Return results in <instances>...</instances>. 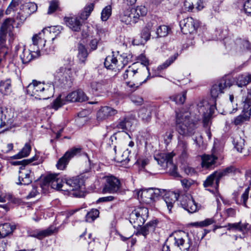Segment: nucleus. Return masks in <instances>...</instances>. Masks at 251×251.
I'll return each mask as SVG.
<instances>
[{"mask_svg":"<svg viewBox=\"0 0 251 251\" xmlns=\"http://www.w3.org/2000/svg\"><path fill=\"white\" fill-rule=\"evenodd\" d=\"M64 64L57 69L54 75L56 82L61 87H71L74 78V73L72 70L73 60L70 57L64 60Z\"/></svg>","mask_w":251,"mask_h":251,"instance_id":"nucleus-5","label":"nucleus"},{"mask_svg":"<svg viewBox=\"0 0 251 251\" xmlns=\"http://www.w3.org/2000/svg\"><path fill=\"white\" fill-rule=\"evenodd\" d=\"M162 196H164V201L166 204L169 212H171L174 203L177 199L176 194L173 192H168L164 193Z\"/></svg>","mask_w":251,"mask_h":251,"instance_id":"nucleus-28","label":"nucleus"},{"mask_svg":"<svg viewBox=\"0 0 251 251\" xmlns=\"http://www.w3.org/2000/svg\"><path fill=\"white\" fill-rule=\"evenodd\" d=\"M132 11L134 12L135 15L137 17L139 21L141 17L146 15L148 10L147 7L143 5L137 6L135 8H131Z\"/></svg>","mask_w":251,"mask_h":251,"instance_id":"nucleus-47","label":"nucleus"},{"mask_svg":"<svg viewBox=\"0 0 251 251\" xmlns=\"http://www.w3.org/2000/svg\"><path fill=\"white\" fill-rule=\"evenodd\" d=\"M138 73L137 69H134L133 66H129L123 74V78L125 80H132L134 79V76Z\"/></svg>","mask_w":251,"mask_h":251,"instance_id":"nucleus-44","label":"nucleus"},{"mask_svg":"<svg viewBox=\"0 0 251 251\" xmlns=\"http://www.w3.org/2000/svg\"><path fill=\"white\" fill-rule=\"evenodd\" d=\"M13 21L11 19H6L2 24L0 28V50H4L7 48L5 46L7 39V34H8V41L11 43L15 39V35L11 31L13 28L12 25Z\"/></svg>","mask_w":251,"mask_h":251,"instance_id":"nucleus-9","label":"nucleus"},{"mask_svg":"<svg viewBox=\"0 0 251 251\" xmlns=\"http://www.w3.org/2000/svg\"><path fill=\"white\" fill-rule=\"evenodd\" d=\"M48 39V37L46 36L43 30H42L41 32L35 34L32 37V44L30 46H32V49H34L35 51L40 55V50H43Z\"/></svg>","mask_w":251,"mask_h":251,"instance_id":"nucleus-17","label":"nucleus"},{"mask_svg":"<svg viewBox=\"0 0 251 251\" xmlns=\"http://www.w3.org/2000/svg\"><path fill=\"white\" fill-rule=\"evenodd\" d=\"M155 25L156 22L152 21L148 23L146 26L142 29L141 32V38H142L141 43L146 42L150 39L151 31Z\"/></svg>","mask_w":251,"mask_h":251,"instance_id":"nucleus-26","label":"nucleus"},{"mask_svg":"<svg viewBox=\"0 0 251 251\" xmlns=\"http://www.w3.org/2000/svg\"><path fill=\"white\" fill-rule=\"evenodd\" d=\"M31 170L26 166H21L19 168V176L18 182L16 183L18 185H28L31 182L30 178Z\"/></svg>","mask_w":251,"mask_h":251,"instance_id":"nucleus-19","label":"nucleus"},{"mask_svg":"<svg viewBox=\"0 0 251 251\" xmlns=\"http://www.w3.org/2000/svg\"><path fill=\"white\" fill-rule=\"evenodd\" d=\"M20 4V0H12L5 11L6 15L10 14L12 12L15 11Z\"/></svg>","mask_w":251,"mask_h":251,"instance_id":"nucleus-57","label":"nucleus"},{"mask_svg":"<svg viewBox=\"0 0 251 251\" xmlns=\"http://www.w3.org/2000/svg\"><path fill=\"white\" fill-rule=\"evenodd\" d=\"M235 45V50L239 52L251 50V45L249 41L246 39H237Z\"/></svg>","mask_w":251,"mask_h":251,"instance_id":"nucleus-31","label":"nucleus"},{"mask_svg":"<svg viewBox=\"0 0 251 251\" xmlns=\"http://www.w3.org/2000/svg\"><path fill=\"white\" fill-rule=\"evenodd\" d=\"M94 8V4L93 3H90L86 4L84 8V10H85V11L86 12V15H84L83 14H79V18L83 20L87 19L90 15L91 12L93 11Z\"/></svg>","mask_w":251,"mask_h":251,"instance_id":"nucleus-50","label":"nucleus"},{"mask_svg":"<svg viewBox=\"0 0 251 251\" xmlns=\"http://www.w3.org/2000/svg\"><path fill=\"white\" fill-rule=\"evenodd\" d=\"M100 38V37H92L90 39L88 46L89 47V51H92L97 50L98 43Z\"/></svg>","mask_w":251,"mask_h":251,"instance_id":"nucleus-56","label":"nucleus"},{"mask_svg":"<svg viewBox=\"0 0 251 251\" xmlns=\"http://www.w3.org/2000/svg\"><path fill=\"white\" fill-rule=\"evenodd\" d=\"M87 100V97L84 93L80 90L73 91L65 97L67 102H82Z\"/></svg>","mask_w":251,"mask_h":251,"instance_id":"nucleus-22","label":"nucleus"},{"mask_svg":"<svg viewBox=\"0 0 251 251\" xmlns=\"http://www.w3.org/2000/svg\"><path fill=\"white\" fill-rule=\"evenodd\" d=\"M178 56V53H175L174 54L171 56L168 59H167L164 63L158 66V69L159 70H162L167 68L176 60Z\"/></svg>","mask_w":251,"mask_h":251,"instance_id":"nucleus-52","label":"nucleus"},{"mask_svg":"<svg viewBox=\"0 0 251 251\" xmlns=\"http://www.w3.org/2000/svg\"><path fill=\"white\" fill-rule=\"evenodd\" d=\"M171 32V28L165 25L158 26L156 30V38L164 37L168 35Z\"/></svg>","mask_w":251,"mask_h":251,"instance_id":"nucleus-45","label":"nucleus"},{"mask_svg":"<svg viewBox=\"0 0 251 251\" xmlns=\"http://www.w3.org/2000/svg\"><path fill=\"white\" fill-rule=\"evenodd\" d=\"M99 215V211L97 209H92L87 213L86 215V221L87 222H93Z\"/></svg>","mask_w":251,"mask_h":251,"instance_id":"nucleus-53","label":"nucleus"},{"mask_svg":"<svg viewBox=\"0 0 251 251\" xmlns=\"http://www.w3.org/2000/svg\"><path fill=\"white\" fill-rule=\"evenodd\" d=\"M217 157L213 155L204 154L201 156V166L206 169L210 168L215 164Z\"/></svg>","mask_w":251,"mask_h":251,"instance_id":"nucleus-33","label":"nucleus"},{"mask_svg":"<svg viewBox=\"0 0 251 251\" xmlns=\"http://www.w3.org/2000/svg\"><path fill=\"white\" fill-rule=\"evenodd\" d=\"M21 9L27 14L30 15L37 10V6L34 2H26L21 5Z\"/></svg>","mask_w":251,"mask_h":251,"instance_id":"nucleus-42","label":"nucleus"},{"mask_svg":"<svg viewBox=\"0 0 251 251\" xmlns=\"http://www.w3.org/2000/svg\"><path fill=\"white\" fill-rule=\"evenodd\" d=\"M67 25L73 31L78 32L81 29V22L77 17H68L65 18Z\"/></svg>","mask_w":251,"mask_h":251,"instance_id":"nucleus-29","label":"nucleus"},{"mask_svg":"<svg viewBox=\"0 0 251 251\" xmlns=\"http://www.w3.org/2000/svg\"><path fill=\"white\" fill-rule=\"evenodd\" d=\"M236 169L233 166L228 167L222 171L216 172L218 174V178H221L223 176H227L230 174L234 173Z\"/></svg>","mask_w":251,"mask_h":251,"instance_id":"nucleus-54","label":"nucleus"},{"mask_svg":"<svg viewBox=\"0 0 251 251\" xmlns=\"http://www.w3.org/2000/svg\"><path fill=\"white\" fill-rule=\"evenodd\" d=\"M235 82L236 85L239 87L246 86L251 82V74L245 73L239 75L236 77Z\"/></svg>","mask_w":251,"mask_h":251,"instance_id":"nucleus-35","label":"nucleus"},{"mask_svg":"<svg viewBox=\"0 0 251 251\" xmlns=\"http://www.w3.org/2000/svg\"><path fill=\"white\" fill-rule=\"evenodd\" d=\"M117 113V111L114 108L107 106L101 107L97 113V118L98 121H102L109 117L113 116Z\"/></svg>","mask_w":251,"mask_h":251,"instance_id":"nucleus-21","label":"nucleus"},{"mask_svg":"<svg viewBox=\"0 0 251 251\" xmlns=\"http://www.w3.org/2000/svg\"><path fill=\"white\" fill-rule=\"evenodd\" d=\"M6 199L8 200L10 202L17 205H19L22 202L21 199L14 197L11 194H6L4 196L0 195V202H5Z\"/></svg>","mask_w":251,"mask_h":251,"instance_id":"nucleus-48","label":"nucleus"},{"mask_svg":"<svg viewBox=\"0 0 251 251\" xmlns=\"http://www.w3.org/2000/svg\"><path fill=\"white\" fill-rule=\"evenodd\" d=\"M177 151L180 154V156L183 159L186 158L188 156V144L183 139L179 137L178 144L176 147Z\"/></svg>","mask_w":251,"mask_h":251,"instance_id":"nucleus-27","label":"nucleus"},{"mask_svg":"<svg viewBox=\"0 0 251 251\" xmlns=\"http://www.w3.org/2000/svg\"><path fill=\"white\" fill-rule=\"evenodd\" d=\"M58 7V4L57 2L55 1H51L50 3V5L49 7V9L48 11V14H51L53 13L57 9Z\"/></svg>","mask_w":251,"mask_h":251,"instance_id":"nucleus-64","label":"nucleus"},{"mask_svg":"<svg viewBox=\"0 0 251 251\" xmlns=\"http://www.w3.org/2000/svg\"><path fill=\"white\" fill-rule=\"evenodd\" d=\"M112 8L110 5L105 6L101 12V19L102 21H106L111 15Z\"/></svg>","mask_w":251,"mask_h":251,"instance_id":"nucleus-55","label":"nucleus"},{"mask_svg":"<svg viewBox=\"0 0 251 251\" xmlns=\"http://www.w3.org/2000/svg\"><path fill=\"white\" fill-rule=\"evenodd\" d=\"M216 35L218 36V38L220 40L226 38L227 35V31L226 30H223L221 28L217 29L216 30Z\"/></svg>","mask_w":251,"mask_h":251,"instance_id":"nucleus-63","label":"nucleus"},{"mask_svg":"<svg viewBox=\"0 0 251 251\" xmlns=\"http://www.w3.org/2000/svg\"><path fill=\"white\" fill-rule=\"evenodd\" d=\"M199 25V21L195 20L192 17L184 19L179 23L181 32L184 34L194 33Z\"/></svg>","mask_w":251,"mask_h":251,"instance_id":"nucleus-16","label":"nucleus"},{"mask_svg":"<svg viewBox=\"0 0 251 251\" xmlns=\"http://www.w3.org/2000/svg\"><path fill=\"white\" fill-rule=\"evenodd\" d=\"M138 115L143 122L149 123L151 118V107L141 108L139 111Z\"/></svg>","mask_w":251,"mask_h":251,"instance_id":"nucleus-38","label":"nucleus"},{"mask_svg":"<svg viewBox=\"0 0 251 251\" xmlns=\"http://www.w3.org/2000/svg\"><path fill=\"white\" fill-rule=\"evenodd\" d=\"M34 161H37V162L35 163H34V165L39 164L43 162V160L42 158L39 156L38 154H35V156L32 157V158L29 159H24L22 161H16L12 162V165H21V166H25V165L28 164Z\"/></svg>","mask_w":251,"mask_h":251,"instance_id":"nucleus-34","label":"nucleus"},{"mask_svg":"<svg viewBox=\"0 0 251 251\" xmlns=\"http://www.w3.org/2000/svg\"><path fill=\"white\" fill-rule=\"evenodd\" d=\"M31 151V147L28 143H26L21 151L17 154L12 157L13 159H19L27 156Z\"/></svg>","mask_w":251,"mask_h":251,"instance_id":"nucleus-41","label":"nucleus"},{"mask_svg":"<svg viewBox=\"0 0 251 251\" xmlns=\"http://www.w3.org/2000/svg\"><path fill=\"white\" fill-rule=\"evenodd\" d=\"M175 155L173 152L165 153L161 152L154 155V159L158 164L164 169L168 168L170 174L174 176L177 177L178 174L176 171L177 168L173 163V158Z\"/></svg>","mask_w":251,"mask_h":251,"instance_id":"nucleus-6","label":"nucleus"},{"mask_svg":"<svg viewBox=\"0 0 251 251\" xmlns=\"http://www.w3.org/2000/svg\"><path fill=\"white\" fill-rule=\"evenodd\" d=\"M170 245H164L162 251H187L190 247L188 243V234L183 231L173 233L167 239Z\"/></svg>","mask_w":251,"mask_h":251,"instance_id":"nucleus-4","label":"nucleus"},{"mask_svg":"<svg viewBox=\"0 0 251 251\" xmlns=\"http://www.w3.org/2000/svg\"><path fill=\"white\" fill-rule=\"evenodd\" d=\"M244 11L251 17V0H246L244 4Z\"/></svg>","mask_w":251,"mask_h":251,"instance_id":"nucleus-62","label":"nucleus"},{"mask_svg":"<svg viewBox=\"0 0 251 251\" xmlns=\"http://www.w3.org/2000/svg\"><path fill=\"white\" fill-rule=\"evenodd\" d=\"M249 187L246 189L245 192L241 196L240 202H237L239 204H242L244 206L247 207L246 202L249 198Z\"/></svg>","mask_w":251,"mask_h":251,"instance_id":"nucleus-60","label":"nucleus"},{"mask_svg":"<svg viewBox=\"0 0 251 251\" xmlns=\"http://www.w3.org/2000/svg\"><path fill=\"white\" fill-rule=\"evenodd\" d=\"M181 183L185 191L188 190L191 186L195 184V181L191 179H183L181 180Z\"/></svg>","mask_w":251,"mask_h":251,"instance_id":"nucleus-59","label":"nucleus"},{"mask_svg":"<svg viewBox=\"0 0 251 251\" xmlns=\"http://www.w3.org/2000/svg\"><path fill=\"white\" fill-rule=\"evenodd\" d=\"M156 225L157 222L156 220L151 221L141 227L137 231V235H142L146 237L148 235L154 232Z\"/></svg>","mask_w":251,"mask_h":251,"instance_id":"nucleus-24","label":"nucleus"},{"mask_svg":"<svg viewBox=\"0 0 251 251\" xmlns=\"http://www.w3.org/2000/svg\"><path fill=\"white\" fill-rule=\"evenodd\" d=\"M233 144L236 150L242 152L245 146V140L240 137H236L233 141Z\"/></svg>","mask_w":251,"mask_h":251,"instance_id":"nucleus-51","label":"nucleus"},{"mask_svg":"<svg viewBox=\"0 0 251 251\" xmlns=\"http://www.w3.org/2000/svg\"><path fill=\"white\" fill-rule=\"evenodd\" d=\"M147 208L138 207L132 211L129 215V222L134 228L142 226L148 217Z\"/></svg>","mask_w":251,"mask_h":251,"instance_id":"nucleus-12","label":"nucleus"},{"mask_svg":"<svg viewBox=\"0 0 251 251\" xmlns=\"http://www.w3.org/2000/svg\"><path fill=\"white\" fill-rule=\"evenodd\" d=\"M215 108V105H209L207 100L200 101L197 104L200 115L194 121L190 120V114L189 112L176 111V126L179 134L184 136L193 135L195 133L197 122L200 120L201 116L203 119L204 125H205L214 113Z\"/></svg>","mask_w":251,"mask_h":251,"instance_id":"nucleus-1","label":"nucleus"},{"mask_svg":"<svg viewBox=\"0 0 251 251\" xmlns=\"http://www.w3.org/2000/svg\"><path fill=\"white\" fill-rule=\"evenodd\" d=\"M232 84V81L228 76H225L220 80L214 84L211 89V97L215 99L218 97L219 94L224 93V90L230 87Z\"/></svg>","mask_w":251,"mask_h":251,"instance_id":"nucleus-15","label":"nucleus"},{"mask_svg":"<svg viewBox=\"0 0 251 251\" xmlns=\"http://www.w3.org/2000/svg\"><path fill=\"white\" fill-rule=\"evenodd\" d=\"M14 51L15 53L19 55L23 64L27 63L40 56L35 50L32 49V46H30V49L27 50L25 46L22 43H19L15 46Z\"/></svg>","mask_w":251,"mask_h":251,"instance_id":"nucleus-10","label":"nucleus"},{"mask_svg":"<svg viewBox=\"0 0 251 251\" xmlns=\"http://www.w3.org/2000/svg\"><path fill=\"white\" fill-rule=\"evenodd\" d=\"M251 116V109L244 110L242 114L234 118L232 123L236 126H241L249 121Z\"/></svg>","mask_w":251,"mask_h":251,"instance_id":"nucleus-25","label":"nucleus"},{"mask_svg":"<svg viewBox=\"0 0 251 251\" xmlns=\"http://www.w3.org/2000/svg\"><path fill=\"white\" fill-rule=\"evenodd\" d=\"M56 228L53 226H50L47 229L44 230H37L33 232L30 235L31 236L37 238L39 239H42L45 237L50 236L53 234Z\"/></svg>","mask_w":251,"mask_h":251,"instance_id":"nucleus-30","label":"nucleus"},{"mask_svg":"<svg viewBox=\"0 0 251 251\" xmlns=\"http://www.w3.org/2000/svg\"><path fill=\"white\" fill-rule=\"evenodd\" d=\"M120 18L122 22L126 25L135 24L139 21L137 17L130 7L125 9L121 14Z\"/></svg>","mask_w":251,"mask_h":251,"instance_id":"nucleus-20","label":"nucleus"},{"mask_svg":"<svg viewBox=\"0 0 251 251\" xmlns=\"http://www.w3.org/2000/svg\"><path fill=\"white\" fill-rule=\"evenodd\" d=\"M77 57L81 63H84L88 55L87 49L85 46L82 44H78L77 47Z\"/></svg>","mask_w":251,"mask_h":251,"instance_id":"nucleus-39","label":"nucleus"},{"mask_svg":"<svg viewBox=\"0 0 251 251\" xmlns=\"http://www.w3.org/2000/svg\"><path fill=\"white\" fill-rule=\"evenodd\" d=\"M103 178L105 180L102 189L103 193L114 194L120 190L121 182L119 178L111 175L106 176Z\"/></svg>","mask_w":251,"mask_h":251,"instance_id":"nucleus-13","label":"nucleus"},{"mask_svg":"<svg viewBox=\"0 0 251 251\" xmlns=\"http://www.w3.org/2000/svg\"><path fill=\"white\" fill-rule=\"evenodd\" d=\"M54 85L33 80L26 88L27 94L39 100H47L53 96Z\"/></svg>","mask_w":251,"mask_h":251,"instance_id":"nucleus-3","label":"nucleus"},{"mask_svg":"<svg viewBox=\"0 0 251 251\" xmlns=\"http://www.w3.org/2000/svg\"><path fill=\"white\" fill-rule=\"evenodd\" d=\"M135 193L140 201L145 203L151 204L156 199L163 195L164 190L151 188L136 190Z\"/></svg>","mask_w":251,"mask_h":251,"instance_id":"nucleus-7","label":"nucleus"},{"mask_svg":"<svg viewBox=\"0 0 251 251\" xmlns=\"http://www.w3.org/2000/svg\"><path fill=\"white\" fill-rule=\"evenodd\" d=\"M12 92L11 81L6 79L0 81V92L4 95H8Z\"/></svg>","mask_w":251,"mask_h":251,"instance_id":"nucleus-37","label":"nucleus"},{"mask_svg":"<svg viewBox=\"0 0 251 251\" xmlns=\"http://www.w3.org/2000/svg\"><path fill=\"white\" fill-rule=\"evenodd\" d=\"M228 229H232L235 231H239L241 232H246L250 228V226L249 224L244 223H242L241 222L233 224H228L227 226Z\"/></svg>","mask_w":251,"mask_h":251,"instance_id":"nucleus-36","label":"nucleus"},{"mask_svg":"<svg viewBox=\"0 0 251 251\" xmlns=\"http://www.w3.org/2000/svg\"><path fill=\"white\" fill-rule=\"evenodd\" d=\"M14 229L13 226L9 223H5L0 226V232L1 233V237L2 238L5 237L8 234L12 232Z\"/></svg>","mask_w":251,"mask_h":251,"instance_id":"nucleus-46","label":"nucleus"},{"mask_svg":"<svg viewBox=\"0 0 251 251\" xmlns=\"http://www.w3.org/2000/svg\"><path fill=\"white\" fill-rule=\"evenodd\" d=\"M180 204L183 208L190 213H193L198 210L197 204L190 195L183 196Z\"/></svg>","mask_w":251,"mask_h":251,"instance_id":"nucleus-18","label":"nucleus"},{"mask_svg":"<svg viewBox=\"0 0 251 251\" xmlns=\"http://www.w3.org/2000/svg\"><path fill=\"white\" fill-rule=\"evenodd\" d=\"M184 6L188 11H200L203 7L201 0H185Z\"/></svg>","mask_w":251,"mask_h":251,"instance_id":"nucleus-23","label":"nucleus"},{"mask_svg":"<svg viewBox=\"0 0 251 251\" xmlns=\"http://www.w3.org/2000/svg\"><path fill=\"white\" fill-rule=\"evenodd\" d=\"M17 126L13 113L0 107V133Z\"/></svg>","mask_w":251,"mask_h":251,"instance_id":"nucleus-11","label":"nucleus"},{"mask_svg":"<svg viewBox=\"0 0 251 251\" xmlns=\"http://www.w3.org/2000/svg\"><path fill=\"white\" fill-rule=\"evenodd\" d=\"M129 151L127 150L124 151L121 157L117 158V161L121 163H126L129 161L128 158Z\"/></svg>","mask_w":251,"mask_h":251,"instance_id":"nucleus-61","label":"nucleus"},{"mask_svg":"<svg viewBox=\"0 0 251 251\" xmlns=\"http://www.w3.org/2000/svg\"><path fill=\"white\" fill-rule=\"evenodd\" d=\"M61 96L58 97L52 103V108L55 110H57L62 105L65 104L67 102L64 99L61 98Z\"/></svg>","mask_w":251,"mask_h":251,"instance_id":"nucleus-58","label":"nucleus"},{"mask_svg":"<svg viewBox=\"0 0 251 251\" xmlns=\"http://www.w3.org/2000/svg\"><path fill=\"white\" fill-rule=\"evenodd\" d=\"M44 183L45 185L50 186L54 189L67 191L69 193L76 191L75 193H72V195L76 196L80 195L79 190L84 189V180L78 176L63 179L58 175L50 174L45 177Z\"/></svg>","mask_w":251,"mask_h":251,"instance_id":"nucleus-2","label":"nucleus"},{"mask_svg":"<svg viewBox=\"0 0 251 251\" xmlns=\"http://www.w3.org/2000/svg\"><path fill=\"white\" fill-rule=\"evenodd\" d=\"M132 123L129 118H124L123 119H120L117 125L118 129L123 130H128L132 126Z\"/></svg>","mask_w":251,"mask_h":251,"instance_id":"nucleus-43","label":"nucleus"},{"mask_svg":"<svg viewBox=\"0 0 251 251\" xmlns=\"http://www.w3.org/2000/svg\"><path fill=\"white\" fill-rule=\"evenodd\" d=\"M186 95V92L184 91L182 94L173 95L170 97V99L176 104H182L185 100Z\"/></svg>","mask_w":251,"mask_h":251,"instance_id":"nucleus-49","label":"nucleus"},{"mask_svg":"<svg viewBox=\"0 0 251 251\" xmlns=\"http://www.w3.org/2000/svg\"><path fill=\"white\" fill-rule=\"evenodd\" d=\"M59 26H50L44 28L42 30L47 37L51 38L53 41L56 37V35L59 33Z\"/></svg>","mask_w":251,"mask_h":251,"instance_id":"nucleus-40","label":"nucleus"},{"mask_svg":"<svg viewBox=\"0 0 251 251\" xmlns=\"http://www.w3.org/2000/svg\"><path fill=\"white\" fill-rule=\"evenodd\" d=\"M82 149L74 147L67 151L64 155L58 160L56 166L58 170H64L67 167L69 161L75 156L80 153Z\"/></svg>","mask_w":251,"mask_h":251,"instance_id":"nucleus-14","label":"nucleus"},{"mask_svg":"<svg viewBox=\"0 0 251 251\" xmlns=\"http://www.w3.org/2000/svg\"><path fill=\"white\" fill-rule=\"evenodd\" d=\"M129 60V58L126 54H123L115 57L114 55L107 56L104 62V66L109 70H120L126 65Z\"/></svg>","mask_w":251,"mask_h":251,"instance_id":"nucleus-8","label":"nucleus"},{"mask_svg":"<svg viewBox=\"0 0 251 251\" xmlns=\"http://www.w3.org/2000/svg\"><path fill=\"white\" fill-rule=\"evenodd\" d=\"M220 178H218V174L216 172L208 176L206 179L203 182L204 187L214 186L215 188H217Z\"/></svg>","mask_w":251,"mask_h":251,"instance_id":"nucleus-32","label":"nucleus"}]
</instances>
